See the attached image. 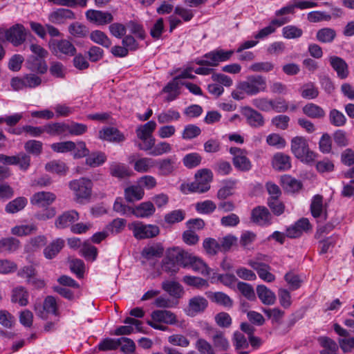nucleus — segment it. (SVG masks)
<instances>
[{
	"mask_svg": "<svg viewBox=\"0 0 354 354\" xmlns=\"http://www.w3.org/2000/svg\"><path fill=\"white\" fill-rule=\"evenodd\" d=\"M221 252H227L234 247L237 246L238 239L232 234H227L223 237L218 238Z\"/></svg>",
	"mask_w": 354,
	"mask_h": 354,
	"instance_id": "a18cd8bd",
	"label": "nucleus"
},
{
	"mask_svg": "<svg viewBox=\"0 0 354 354\" xmlns=\"http://www.w3.org/2000/svg\"><path fill=\"white\" fill-rule=\"evenodd\" d=\"M7 41L14 46L21 45L26 39V30L22 24H17L7 29Z\"/></svg>",
	"mask_w": 354,
	"mask_h": 354,
	"instance_id": "9b49d317",
	"label": "nucleus"
},
{
	"mask_svg": "<svg viewBox=\"0 0 354 354\" xmlns=\"http://www.w3.org/2000/svg\"><path fill=\"white\" fill-rule=\"evenodd\" d=\"M300 93L303 98L313 100L318 97L319 91L314 82H309L302 85Z\"/></svg>",
	"mask_w": 354,
	"mask_h": 354,
	"instance_id": "58836bf2",
	"label": "nucleus"
},
{
	"mask_svg": "<svg viewBox=\"0 0 354 354\" xmlns=\"http://www.w3.org/2000/svg\"><path fill=\"white\" fill-rule=\"evenodd\" d=\"M133 236L137 239H150L156 236L160 233L159 227L155 225H145L141 222H134L130 227Z\"/></svg>",
	"mask_w": 354,
	"mask_h": 354,
	"instance_id": "0eeeda50",
	"label": "nucleus"
},
{
	"mask_svg": "<svg viewBox=\"0 0 354 354\" xmlns=\"http://www.w3.org/2000/svg\"><path fill=\"white\" fill-rule=\"evenodd\" d=\"M124 324L126 326H122L115 329V332H133L136 330L137 332H142V322L138 319H136L133 317H127L124 320Z\"/></svg>",
	"mask_w": 354,
	"mask_h": 354,
	"instance_id": "c9c22d12",
	"label": "nucleus"
},
{
	"mask_svg": "<svg viewBox=\"0 0 354 354\" xmlns=\"http://www.w3.org/2000/svg\"><path fill=\"white\" fill-rule=\"evenodd\" d=\"M233 50L216 49L204 55L205 59H198L196 63L200 66H216L219 62H225L233 55Z\"/></svg>",
	"mask_w": 354,
	"mask_h": 354,
	"instance_id": "423d86ee",
	"label": "nucleus"
},
{
	"mask_svg": "<svg viewBox=\"0 0 354 354\" xmlns=\"http://www.w3.org/2000/svg\"><path fill=\"white\" fill-rule=\"evenodd\" d=\"M109 171L112 176L123 178L130 176L129 167L124 163L113 162L110 165Z\"/></svg>",
	"mask_w": 354,
	"mask_h": 354,
	"instance_id": "f704fd0d",
	"label": "nucleus"
},
{
	"mask_svg": "<svg viewBox=\"0 0 354 354\" xmlns=\"http://www.w3.org/2000/svg\"><path fill=\"white\" fill-rule=\"evenodd\" d=\"M45 169L47 171L58 175H65L68 170L66 164L59 160H52L48 162L45 166Z\"/></svg>",
	"mask_w": 354,
	"mask_h": 354,
	"instance_id": "603ef678",
	"label": "nucleus"
},
{
	"mask_svg": "<svg viewBox=\"0 0 354 354\" xmlns=\"http://www.w3.org/2000/svg\"><path fill=\"white\" fill-rule=\"evenodd\" d=\"M151 320H147V324L159 330H167V326L165 324L174 325L178 322L176 315L167 310H153L151 314Z\"/></svg>",
	"mask_w": 354,
	"mask_h": 354,
	"instance_id": "f03ea898",
	"label": "nucleus"
},
{
	"mask_svg": "<svg viewBox=\"0 0 354 354\" xmlns=\"http://www.w3.org/2000/svg\"><path fill=\"white\" fill-rule=\"evenodd\" d=\"M328 60L331 67L337 73L339 78L344 80L348 77L349 75L348 66L342 57L333 55L329 57Z\"/></svg>",
	"mask_w": 354,
	"mask_h": 354,
	"instance_id": "dca6fc26",
	"label": "nucleus"
},
{
	"mask_svg": "<svg viewBox=\"0 0 354 354\" xmlns=\"http://www.w3.org/2000/svg\"><path fill=\"white\" fill-rule=\"evenodd\" d=\"M175 255L173 250H171L167 254V257L162 261V269L164 271L170 273L171 274H176L179 270V265L176 260Z\"/></svg>",
	"mask_w": 354,
	"mask_h": 354,
	"instance_id": "473e14b6",
	"label": "nucleus"
},
{
	"mask_svg": "<svg viewBox=\"0 0 354 354\" xmlns=\"http://www.w3.org/2000/svg\"><path fill=\"white\" fill-rule=\"evenodd\" d=\"M156 212L153 203L150 201L143 202L135 207L131 208V214L137 218H148L152 216Z\"/></svg>",
	"mask_w": 354,
	"mask_h": 354,
	"instance_id": "4be33fe9",
	"label": "nucleus"
},
{
	"mask_svg": "<svg viewBox=\"0 0 354 354\" xmlns=\"http://www.w3.org/2000/svg\"><path fill=\"white\" fill-rule=\"evenodd\" d=\"M99 137L102 140L120 142L124 140V136L120 132L114 127H106L100 131Z\"/></svg>",
	"mask_w": 354,
	"mask_h": 354,
	"instance_id": "c756f323",
	"label": "nucleus"
},
{
	"mask_svg": "<svg viewBox=\"0 0 354 354\" xmlns=\"http://www.w3.org/2000/svg\"><path fill=\"white\" fill-rule=\"evenodd\" d=\"M230 153L233 156L234 166L241 171L243 170V151L238 147H231Z\"/></svg>",
	"mask_w": 354,
	"mask_h": 354,
	"instance_id": "680f3d73",
	"label": "nucleus"
},
{
	"mask_svg": "<svg viewBox=\"0 0 354 354\" xmlns=\"http://www.w3.org/2000/svg\"><path fill=\"white\" fill-rule=\"evenodd\" d=\"M90 38L93 42L101 45L104 48H108L111 46V41L110 39L101 30H97L92 31L90 34Z\"/></svg>",
	"mask_w": 354,
	"mask_h": 354,
	"instance_id": "09e8293b",
	"label": "nucleus"
},
{
	"mask_svg": "<svg viewBox=\"0 0 354 354\" xmlns=\"http://www.w3.org/2000/svg\"><path fill=\"white\" fill-rule=\"evenodd\" d=\"M68 32L73 37L82 38L87 35L88 30L84 25L75 22L68 26Z\"/></svg>",
	"mask_w": 354,
	"mask_h": 354,
	"instance_id": "052dcab7",
	"label": "nucleus"
},
{
	"mask_svg": "<svg viewBox=\"0 0 354 354\" xmlns=\"http://www.w3.org/2000/svg\"><path fill=\"white\" fill-rule=\"evenodd\" d=\"M56 199L55 194L49 192H39L32 195L30 203L38 207H45L53 203Z\"/></svg>",
	"mask_w": 354,
	"mask_h": 354,
	"instance_id": "6ab92c4d",
	"label": "nucleus"
},
{
	"mask_svg": "<svg viewBox=\"0 0 354 354\" xmlns=\"http://www.w3.org/2000/svg\"><path fill=\"white\" fill-rule=\"evenodd\" d=\"M34 310L37 316L44 319H47L48 314L58 315V307L55 298L53 296H47L43 304H35Z\"/></svg>",
	"mask_w": 354,
	"mask_h": 354,
	"instance_id": "6e6552de",
	"label": "nucleus"
},
{
	"mask_svg": "<svg viewBox=\"0 0 354 354\" xmlns=\"http://www.w3.org/2000/svg\"><path fill=\"white\" fill-rule=\"evenodd\" d=\"M20 247V241L14 237L2 238L0 239V251L9 253L17 251Z\"/></svg>",
	"mask_w": 354,
	"mask_h": 354,
	"instance_id": "ea45409f",
	"label": "nucleus"
},
{
	"mask_svg": "<svg viewBox=\"0 0 354 354\" xmlns=\"http://www.w3.org/2000/svg\"><path fill=\"white\" fill-rule=\"evenodd\" d=\"M218 279L223 285L238 290L241 295H243V282L239 281L234 275L230 274H221Z\"/></svg>",
	"mask_w": 354,
	"mask_h": 354,
	"instance_id": "c85d7f7f",
	"label": "nucleus"
},
{
	"mask_svg": "<svg viewBox=\"0 0 354 354\" xmlns=\"http://www.w3.org/2000/svg\"><path fill=\"white\" fill-rule=\"evenodd\" d=\"M27 204V199L24 197H18L9 202L5 208L7 213L15 214L23 209Z\"/></svg>",
	"mask_w": 354,
	"mask_h": 354,
	"instance_id": "de8ad7c7",
	"label": "nucleus"
},
{
	"mask_svg": "<svg viewBox=\"0 0 354 354\" xmlns=\"http://www.w3.org/2000/svg\"><path fill=\"white\" fill-rule=\"evenodd\" d=\"M16 159L17 160L15 165H17L20 170L26 171L29 169L31 162L29 154L20 152L16 155Z\"/></svg>",
	"mask_w": 354,
	"mask_h": 354,
	"instance_id": "774afa93",
	"label": "nucleus"
},
{
	"mask_svg": "<svg viewBox=\"0 0 354 354\" xmlns=\"http://www.w3.org/2000/svg\"><path fill=\"white\" fill-rule=\"evenodd\" d=\"M251 220L260 226H268L272 223V216L268 208L258 206L252 210Z\"/></svg>",
	"mask_w": 354,
	"mask_h": 354,
	"instance_id": "f8f14e48",
	"label": "nucleus"
},
{
	"mask_svg": "<svg viewBox=\"0 0 354 354\" xmlns=\"http://www.w3.org/2000/svg\"><path fill=\"white\" fill-rule=\"evenodd\" d=\"M303 113L308 117L313 119L323 118L325 111L319 105L314 103H308L302 108Z\"/></svg>",
	"mask_w": 354,
	"mask_h": 354,
	"instance_id": "2f4dec72",
	"label": "nucleus"
},
{
	"mask_svg": "<svg viewBox=\"0 0 354 354\" xmlns=\"http://www.w3.org/2000/svg\"><path fill=\"white\" fill-rule=\"evenodd\" d=\"M208 298L211 301L224 307H231L232 306V300L226 294L222 292H209Z\"/></svg>",
	"mask_w": 354,
	"mask_h": 354,
	"instance_id": "79ce46f5",
	"label": "nucleus"
},
{
	"mask_svg": "<svg viewBox=\"0 0 354 354\" xmlns=\"http://www.w3.org/2000/svg\"><path fill=\"white\" fill-rule=\"evenodd\" d=\"M145 195L143 188L138 185H131L124 189L125 199L128 202L141 200Z\"/></svg>",
	"mask_w": 354,
	"mask_h": 354,
	"instance_id": "7c9ffc66",
	"label": "nucleus"
},
{
	"mask_svg": "<svg viewBox=\"0 0 354 354\" xmlns=\"http://www.w3.org/2000/svg\"><path fill=\"white\" fill-rule=\"evenodd\" d=\"M69 188L73 191L75 199L78 203L90 199L92 194L93 182L87 178L82 177L69 182Z\"/></svg>",
	"mask_w": 354,
	"mask_h": 354,
	"instance_id": "20e7f679",
	"label": "nucleus"
},
{
	"mask_svg": "<svg viewBox=\"0 0 354 354\" xmlns=\"http://www.w3.org/2000/svg\"><path fill=\"white\" fill-rule=\"evenodd\" d=\"M171 145L167 142H160L155 144L152 151L149 152V154L153 156H160L165 153H169L171 151Z\"/></svg>",
	"mask_w": 354,
	"mask_h": 354,
	"instance_id": "69168bd1",
	"label": "nucleus"
},
{
	"mask_svg": "<svg viewBox=\"0 0 354 354\" xmlns=\"http://www.w3.org/2000/svg\"><path fill=\"white\" fill-rule=\"evenodd\" d=\"M208 306L207 300L202 296H194L192 297L185 308V313L189 317L203 313Z\"/></svg>",
	"mask_w": 354,
	"mask_h": 354,
	"instance_id": "9d476101",
	"label": "nucleus"
},
{
	"mask_svg": "<svg viewBox=\"0 0 354 354\" xmlns=\"http://www.w3.org/2000/svg\"><path fill=\"white\" fill-rule=\"evenodd\" d=\"M185 213L181 209L173 210L165 216V222L169 225L179 223L184 220Z\"/></svg>",
	"mask_w": 354,
	"mask_h": 354,
	"instance_id": "338daca9",
	"label": "nucleus"
},
{
	"mask_svg": "<svg viewBox=\"0 0 354 354\" xmlns=\"http://www.w3.org/2000/svg\"><path fill=\"white\" fill-rule=\"evenodd\" d=\"M49 48L51 53L59 59L73 57L76 54L75 46L66 39L50 40Z\"/></svg>",
	"mask_w": 354,
	"mask_h": 354,
	"instance_id": "39448f33",
	"label": "nucleus"
},
{
	"mask_svg": "<svg viewBox=\"0 0 354 354\" xmlns=\"http://www.w3.org/2000/svg\"><path fill=\"white\" fill-rule=\"evenodd\" d=\"M252 104L258 109L270 112L272 111V100L268 97H257L252 100Z\"/></svg>",
	"mask_w": 354,
	"mask_h": 354,
	"instance_id": "e2e57ef3",
	"label": "nucleus"
},
{
	"mask_svg": "<svg viewBox=\"0 0 354 354\" xmlns=\"http://www.w3.org/2000/svg\"><path fill=\"white\" fill-rule=\"evenodd\" d=\"M37 227L34 224L21 225L13 227L11 229V233L19 236H27L35 232Z\"/></svg>",
	"mask_w": 354,
	"mask_h": 354,
	"instance_id": "6e6d98bb",
	"label": "nucleus"
},
{
	"mask_svg": "<svg viewBox=\"0 0 354 354\" xmlns=\"http://www.w3.org/2000/svg\"><path fill=\"white\" fill-rule=\"evenodd\" d=\"M248 264L257 272L259 277L266 282H272L274 281L275 277L270 272V267L269 265L255 261L254 260H249Z\"/></svg>",
	"mask_w": 354,
	"mask_h": 354,
	"instance_id": "f3484780",
	"label": "nucleus"
},
{
	"mask_svg": "<svg viewBox=\"0 0 354 354\" xmlns=\"http://www.w3.org/2000/svg\"><path fill=\"white\" fill-rule=\"evenodd\" d=\"M203 247L205 252L209 256H215L221 252L219 240L214 238H206L203 242Z\"/></svg>",
	"mask_w": 354,
	"mask_h": 354,
	"instance_id": "37998d69",
	"label": "nucleus"
},
{
	"mask_svg": "<svg viewBox=\"0 0 354 354\" xmlns=\"http://www.w3.org/2000/svg\"><path fill=\"white\" fill-rule=\"evenodd\" d=\"M337 36L336 31L331 28H323L316 33V39L324 44L332 43Z\"/></svg>",
	"mask_w": 354,
	"mask_h": 354,
	"instance_id": "72a5a7b5",
	"label": "nucleus"
},
{
	"mask_svg": "<svg viewBox=\"0 0 354 354\" xmlns=\"http://www.w3.org/2000/svg\"><path fill=\"white\" fill-rule=\"evenodd\" d=\"M281 182L283 187L289 192H296L300 190L302 187L301 181L290 176H285L282 178Z\"/></svg>",
	"mask_w": 354,
	"mask_h": 354,
	"instance_id": "8fccbe9b",
	"label": "nucleus"
},
{
	"mask_svg": "<svg viewBox=\"0 0 354 354\" xmlns=\"http://www.w3.org/2000/svg\"><path fill=\"white\" fill-rule=\"evenodd\" d=\"M202 156L196 153L192 152L186 154L183 158V163L187 169H193L199 166L202 162Z\"/></svg>",
	"mask_w": 354,
	"mask_h": 354,
	"instance_id": "49530a36",
	"label": "nucleus"
},
{
	"mask_svg": "<svg viewBox=\"0 0 354 354\" xmlns=\"http://www.w3.org/2000/svg\"><path fill=\"white\" fill-rule=\"evenodd\" d=\"M291 151L297 158L305 163H310L316 158V154L309 149L306 139L302 136H296L292 139Z\"/></svg>",
	"mask_w": 354,
	"mask_h": 354,
	"instance_id": "7ed1b4c3",
	"label": "nucleus"
},
{
	"mask_svg": "<svg viewBox=\"0 0 354 354\" xmlns=\"http://www.w3.org/2000/svg\"><path fill=\"white\" fill-rule=\"evenodd\" d=\"M159 174L162 176L172 174L178 168L180 162L176 155L159 160L156 162Z\"/></svg>",
	"mask_w": 354,
	"mask_h": 354,
	"instance_id": "ddd939ff",
	"label": "nucleus"
},
{
	"mask_svg": "<svg viewBox=\"0 0 354 354\" xmlns=\"http://www.w3.org/2000/svg\"><path fill=\"white\" fill-rule=\"evenodd\" d=\"M310 229V224L308 219L302 218L287 229L286 236L290 238H297Z\"/></svg>",
	"mask_w": 354,
	"mask_h": 354,
	"instance_id": "a211bd4d",
	"label": "nucleus"
},
{
	"mask_svg": "<svg viewBox=\"0 0 354 354\" xmlns=\"http://www.w3.org/2000/svg\"><path fill=\"white\" fill-rule=\"evenodd\" d=\"M43 149V144L41 141L35 140H30L25 142L24 149L30 154L35 156H39Z\"/></svg>",
	"mask_w": 354,
	"mask_h": 354,
	"instance_id": "5fc2aeb1",
	"label": "nucleus"
},
{
	"mask_svg": "<svg viewBox=\"0 0 354 354\" xmlns=\"http://www.w3.org/2000/svg\"><path fill=\"white\" fill-rule=\"evenodd\" d=\"M257 294L261 301L265 305H273L275 303V294L264 285H259L257 287Z\"/></svg>",
	"mask_w": 354,
	"mask_h": 354,
	"instance_id": "a878e982",
	"label": "nucleus"
},
{
	"mask_svg": "<svg viewBox=\"0 0 354 354\" xmlns=\"http://www.w3.org/2000/svg\"><path fill=\"white\" fill-rule=\"evenodd\" d=\"M68 124L64 122H53L44 125V131L50 136H59L67 132Z\"/></svg>",
	"mask_w": 354,
	"mask_h": 354,
	"instance_id": "c03bdc74",
	"label": "nucleus"
},
{
	"mask_svg": "<svg viewBox=\"0 0 354 354\" xmlns=\"http://www.w3.org/2000/svg\"><path fill=\"white\" fill-rule=\"evenodd\" d=\"M76 19L75 12L68 8H57L48 15V20L55 24H63L67 20Z\"/></svg>",
	"mask_w": 354,
	"mask_h": 354,
	"instance_id": "2eb2a0df",
	"label": "nucleus"
},
{
	"mask_svg": "<svg viewBox=\"0 0 354 354\" xmlns=\"http://www.w3.org/2000/svg\"><path fill=\"white\" fill-rule=\"evenodd\" d=\"M28 291L22 286H18L12 290V303L18 304L20 306H26L28 304Z\"/></svg>",
	"mask_w": 354,
	"mask_h": 354,
	"instance_id": "5701e85b",
	"label": "nucleus"
},
{
	"mask_svg": "<svg viewBox=\"0 0 354 354\" xmlns=\"http://www.w3.org/2000/svg\"><path fill=\"white\" fill-rule=\"evenodd\" d=\"M134 157L132 156L129 158V163L133 162L134 169L139 173L148 172L155 166L156 160L151 158H140L135 160Z\"/></svg>",
	"mask_w": 354,
	"mask_h": 354,
	"instance_id": "b1692460",
	"label": "nucleus"
},
{
	"mask_svg": "<svg viewBox=\"0 0 354 354\" xmlns=\"http://www.w3.org/2000/svg\"><path fill=\"white\" fill-rule=\"evenodd\" d=\"M330 122L335 127H342L346 122V118L341 111L334 109L329 113Z\"/></svg>",
	"mask_w": 354,
	"mask_h": 354,
	"instance_id": "bf43d9fd",
	"label": "nucleus"
},
{
	"mask_svg": "<svg viewBox=\"0 0 354 354\" xmlns=\"http://www.w3.org/2000/svg\"><path fill=\"white\" fill-rule=\"evenodd\" d=\"M79 219V214L75 210L64 212L55 220V225L57 229H64L70 226Z\"/></svg>",
	"mask_w": 354,
	"mask_h": 354,
	"instance_id": "aec40b11",
	"label": "nucleus"
},
{
	"mask_svg": "<svg viewBox=\"0 0 354 354\" xmlns=\"http://www.w3.org/2000/svg\"><path fill=\"white\" fill-rule=\"evenodd\" d=\"M180 118V113L172 109L161 112L157 116L158 121L160 124H166L171 122L172 121H176L178 120Z\"/></svg>",
	"mask_w": 354,
	"mask_h": 354,
	"instance_id": "3c124183",
	"label": "nucleus"
},
{
	"mask_svg": "<svg viewBox=\"0 0 354 354\" xmlns=\"http://www.w3.org/2000/svg\"><path fill=\"white\" fill-rule=\"evenodd\" d=\"M245 117H246L248 124L252 127H259L264 124L261 113L251 107L245 106Z\"/></svg>",
	"mask_w": 354,
	"mask_h": 354,
	"instance_id": "bb28decb",
	"label": "nucleus"
},
{
	"mask_svg": "<svg viewBox=\"0 0 354 354\" xmlns=\"http://www.w3.org/2000/svg\"><path fill=\"white\" fill-rule=\"evenodd\" d=\"M272 167L277 171H286L291 167L290 158L283 153H277L272 161Z\"/></svg>",
	"mask_w": 354,
	"mask_h": 354,
	"instance_id": "393cba45",
	"label": "nucleus"
},
{
	"mask_svg": "<svg viewBox=\"0 0 354 354\" xmlns=\"http://www.w3.org/2000/svg\"><path fill=\"white\" fill-rule=\"evenodd\" d=\"M120 347L118 338H104L98 344L97 348L100 351L116 350Z\"/></svg>",
	"mask_w": 354,
	"mask_h": 354,
	"instance_id": "4d7b16f0",
	"label": "nucleus"
},
{
	"mask_svg": "<svg viewBox=\"0 0 354 354\" xmlns=\"http://www.w3.org/2000/svg\"><path fill=\"white\" fill-rule=\"evenodd\" d=\"M213 180V173L207 168L198 170L194 175V181L186 185H183V191L187 189L189 192L202 194L210 189V183Z\"/></svg>",
	"mask_w": 354,
	"mask_h": 354,
	"instance_id": "f257e3e1",
	"label": "nucleus"
},
{
	"mask_svg": "<svg viewBox=\"0 0 354 354\" xmlns=\"http://www.w3.org/2000/svg\"><path fill=\"white\" fill-rule=\"evenodd\" d=\"M85 15L88 21L98 26H104L113 21L111 13L102 10L90 9L86 12Z\"/></svg>",
	"mask_w": 354,
	"mask_h": 354,
	"instance_id": "4468645a",
	"label": "nucleus"
},
{
	"mask_svg": "<svg viewBox=\"0 0 354 354\" xmlns=\"http://www.w3.org/2000/svg\"><path fill=\"white\" fill-rule=\"evenodd\" d=\"M49 1L57 6L72 8H85L88 3V0H49Z\"/></svg>",
	"mask_w": 354,
	"mask_h": 354,
	"instance_id": "13d9d810",
	"label": "nucleus"
},
{
	"mask_svg": "<svg viewBox=\"0 0 354 354\" xmlns=\"http://www.w3.org/2000/svg\"><path fill=\"white\" fill-rule=\"evenodd\" d=\"M161 286L170 296L175 298L181 297L184 293L182 286L175 281H164Z\"/></svg>",
	"mask_w": 354,
	"mask_h": 354,
	"instance_id": "cd10ccee",
	"label": "nucleus"
},
{
	"mask_svg": "<svg viewBox=\"0 0 354 354\" xmlns=\"http://www.w3.org/2000/svg\"><path fill=\"white\" fill-rule=\"evenodd\" d=\"M266 89V78L261 75H250L245 81V93L248 95H256Z\"/></svg>",
	"mask_w": 354,
	"mask_h": 354,
	"instance_id": "1a4fd4ad",
	"label": "nucleus"
},
{
	"mask_svg": "<svg viewBox=\"0 0 354 354\" xmlns=\"http://www.w3.org/2000/svg\"><path fill=\"white\" fill-rule=\"evenodd\" d=\"M310 211L312 215L315 218L323 216L324 219H326V214L323 213V197L321 195H315L310 205Z\"/></svg>",
	"mask_w": 354,
	"mask_h": 354,
	"instance_id": "e433bc0d",
	"label": "nucleus"
},
{
	"mask_svg": "<svg viewBox=\"0 0 354 354\" xmlns=\"http://www.w3.org/2000/svg\"><path fill=\"white\" fill-rule=\"evenodd\" d=\"M172 250L175 255L174 258H176V260L178 263L179 266H181L183 268L189 266L192 261L194 259V255L189 253L187 251L180 249H174Z\"/></svg>",
	"mask_w": 354,
	"mask_h": 354,
	"instance_id": "a19ab883",
	"label": "nucleus"
},
{
	"mask_svg": "<svg viewBox=\"0 0 354 354\" xmlns=\"http://www.w3.org/2000/svg\"><path fill=\"white\" fill-rule=\"evenodd\" d=\"M194 271L198 272L205 276L210 274V268L200 258L194 256V259L192 261L189 266Z\"/></svg>",
	"mask_w": 354,
	"mask_h": 354,
	"instance_id": "0e129e2a",
	"label": "nucleus"
},
{
	"mask_svg": "<svg viewBox=\"0 0 354 354\" xmlns=\"http://www.w3.org/2000/svg\"><path fill=\"white\" fill-rule=\"evenodd\" d=\"M64 245V240L62 238H57L44 249V256L47 259H53L60 252Z\"/></svg>",
	"mask_w": 354,
	"mask_h": 354,
	"instance_id": "412c9836",
	"label": "nucleus"
},
{
	"mask_svg": "<svg viewBox=\"0 0 354 354\" xmlns=\"http://www.w3.org/2000/svg\"><path fill=\"white\" fill-rule=\"evenodd\" d=\"M106 159V157L104 153L96 151L88 155L86 164L91 167H95L102 165Z\"/></svg>",
	"mask_w": 354,
	"mask_h": 354,
	"instance_id": "864d4df0",
	"label": "nucleus"
},
{
	"mask_svg": "<svg viewBox=\"0 0 354 354\" xmlns=\"http://www.w3.org/2000/svg\"><path fill=\"white\" fill-rule=\"evenodd\" d=\"M156 127V123L150 120L143 125H140L136 129L137 137L140 140H146L147 138L153 137L152 133Z\"/></svg>",
	"mask_w": 354,
	"mask_h": 354,
	"instance_id": "4c0bfd02",
	"label": "nucleus"
}]
</instances>
